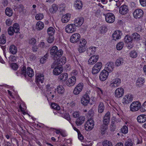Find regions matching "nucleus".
Masks as SVG:
<instances>
[{
    "label": "nucleus",
    "instance_id": "40",
    "mask_svg": "<svg viewBox=\"0 0 146 146\" xmlns=\"http://www.w3.org/2000/svg\"><path fill=\"white\" fill-rule=\"evenodd\" d=\"M132 39L133 40H138L140 38V36L137 33H133L132 36Z\"/></svg>",
    "mask_w": 146,
    "mask_h": 146
},
{
    "label": "nucleus",
    "instance_id": "18",
    "mask_svg": "<svg viewBox=\"0 0 146 146\" xmlns=\"http://www.w3.org/2000/svg\"><path fill=\"white\" fill-rule=\"evenodd\" d=\"M114 68V65L113 63L111 62H110L106 64L104 70L110 72L113 71Z\"/></svg>",
    "mask_w": 146,
    "mask_h": 146
},
{
    "label": "nucleus",
    "instance_id": "31",
    "mask_svg": "<svg viewBox=\"0 0 146 146\" xmlns=\"http://www.w3.org/2000/svg\"><path fill=\"white\" fill-rule=\"evenodd\" d=\"M9 50L10 52L13 54H15L17 52V47L14 45H12L9 47Z\"/></svg>",
    "mask_w": 146,
    "mask_h": 146
},
{
    "label": "nucleus",
    "instance_id": "26",
    "mask_svg": "<svg viewBox=\"0 0 146 146\" xmlns=\"http://www.w3.org/2000/svg\"><path fill=\"white\" fill-rule=\"evenodd\" d=\"M85 119V118L84 116H80L77 119L75 123L77 126H80L83 123Z\"/></svg>",
    "mask_w": 146,
    "mask_h": 146
},
{
    "label": "nucleus",
    "instance_id": "42",
    "mask_svg": "<svg viewBox=\"0 0 146 146\" xmlns=\"http://www.w3.org/2000/svg\"><path fill=\"white\" fill-rule=\"evenodd\" d=\"M123 59L122 58H119L116 60L115 64L117 66H120L123 64Z\"/></svg>",
    "mask_w": 146,
    "mask_h": 146
},
{
    "label": "nucleus",
    "instance_id": "19",
    "mask_svg": "<svg viewBox=\"0 0 146 146\" xmlns=\"http://www.w3.org/2000/svg\"><path fill=\"white\" fill-rule=\"evenodd\" d=\"M76 81V78L74 76H72L69 78L66 82V84L68 86H72L75 84Z\"/></svg>",
    "mask_w": 146,
    "mask_h": 146
},
{
    "label": "nucleus",
    "instance_id": "2",
    "mask_svg": "<svg viewBox=\"0 0 146 146\" xmlns=\"http://www.w3.org/2000/svg\"><path fill=\"white\" fill-rule=\"evenodd\" d=\"M141 106V103L139 101L133 102L130 105V109L131 111L135 112L138 111Z\"/></svg>",
    "mask_w": 146,
    "mask_h": 146
},
{
    "label": "nucleus",
    "instance_id": "59",
    "mask_svg": "<svg viewBox=\"0 0 146 146\" xmlns=\"http://www.w3.org/2000/svg\"><path fill=\"white\" fill-rule=\"evenodd\" d=\"M36 40L34 38H32L29 40V43L30 44L34 45L36 43Z\"/></svg>",
    "mask_w": 146,
    "mask_h": 146
},
{
    "label": "nucleus",
    "instance_id": "11",
    "mask_svg": "<svg viewBox=\"0 0 146 146\" xmlns=\"http://www.w3.org/2000/svg\"><path fill=\"white\" fill-rule=\"evenodd\" d=\"M144 13L143 11L140 9H137L134 11L133 15L136 19H139L143 16Z\"/></svg>",
    "mask_w": 146,
    "mask_h": 146
},
{
    "label": "nucleus",
    "instance_id": "13",
    "mask_svg": "<svg viewBox=\"0 0 146 146\" xmlns=\"http://www.w3.org/2000/svg\"><path fill=\"white\" fill-rule=\"evenodd\" d=\"M121 82L120 79L117 78L113 80L111 82L110 86L112 88H116L119 86Z\"/></svg>",
    "mask_w": 146,
    "mask_h": 146
},
{
    "label": "nucleus",
    "instance_id": "56",
    "mask_svg": "<svg viewBox=\"0 0 146 146\" xmlns=\"http://www.w3.org/2000/svg\"><path fill=\"white\" fill-rule=\"evenodd\" d=\"M130 55L132 58H135L137 56V54L135 51H132L131 52Z\"/></svg>",
    "mask_w": 146,
    "mask_h": 146
},
{
    "label": "nucleus",
    "instance_id": "37",
    "mask_svg": "<svg viewBox=\"0 0 146 146\" xmlns=\"http://www.w3.org/2000/svg\"><path fill=\"white\" fill-rule=\"evenodd\" d=\"M56 90L58 93L59 94H63L65 91V89L63 86L60 85L57 87Z\"/></svg>",
    "mask_w": 146,
    "mask_h": 146
},
{
    "label": "nucleus",
    "instance_id": "21",
    "mask_svg": "<svg viewBox=\"0 0 146 146\" xmlns=\"http://www.w3.org/2000/svg\"><path fill=\"white\" fill-rule=\"evenodd\" d=\"M110 113L109 112H107L104 115L103 119V124L108 125L110 122Z\"/></svg>",
    "mask_w": 146,
    "mask_h": 146
},
{
    "label": "nucleus",
    "instance_id": "57",
    "mask_svg": "<svg viewBox=\"0 0 146 146\" xmlns=\"http://www.w3.org/2000/svg\"><path fill=\"white\" fill-rule=\"evenodd\" d=\"M63 117L64 118L66 119L67 120L69 121L70 123V121H71V119L70 115L68 113H65L64 114Z\"/></svg>",
    "mask_w": 146,
    "mask_h": 146
},
{
    "label": "nucleus",
    "instance_id": "17",
    "mask_svg": "<svg viewBox=\"0 0 146 146\" xmlns=\"http://www.w3.org/2000/svg\"><path fill=\"white\" fill-rule=\"evenodd\" d=\"M124 93V90L122 88H117L115 92V97L117 98H120L122 97Z\"/></svg>",
    "mask_w": 146,
    "mask_h": 146
},
{
    "label": "nucleus",
    "instance_id": "4",
    "mask_svg": "<svg viewBox=\"0 0 146 146\" xmlns=\"http://www.w3.org/2000/svg\"><path fill=\"white\" fill-rule=\"evenodd\" d=\"M66 58L65 57H62L60 58H59L58 59L55 60L52 63L51 67L53 68L55 67V65L56 66H61L64 64L66 61Z\"/></svg>",
    "mask_w": 146,
    "mask_h": 146
},
{
    "label": "nucleus",
    "instance_id": "23",
    "mask_svg": "<svg viewBox=\"0 0 146 146\" xmlns=\"http://www.w3.org/2000/svg\"><path fill=\"white\" fill-rule=\"evenodd\" d=\"M55 65V68L54 69L53 72L54 75H58L60 74L63 70V68L61 66H58L56 67Z\"/></svg>",
    "mask_w": 146,
    "mask_h": 146
},
{
    "label": "nucleus",
    "instance_id": "14",
    "mask_svg": "<svg viewBox=\"0 0 146 146\" xmlns=\"http://www.w3.org/2000/svg\"><path fill=\"white\" fill-rule=\"evenodd\" d=\"M90 100L89 96L87 94H86L81 99V102L84 106H86L90 102Z\"/></svg>",
    "mask_w": 146,
    "mask_h": 146
},
{
    "label": "nucleus",
    "instance_id": "52",
    "mask_svg": "<svg viewBox=\"0 0 146 146\" xmlns=\"http://www.w3.org/2000/svg\"><path fill=\"white\" fill-rule=\"evenodd\" d=\"M123 46V42H119L117 45L116 48L118 50H121Z\"/></svg>",
    "mask_w": 146,
    "mask_h": 146
},
{
    "label": "nucleus",
    "instance_id": "34",
    "mask_svg": "<svg viewBox=\"0 0 146 146\" xmlns=\"http://www.w3.org/2000/svg\"><path fill=\"white\" fill-rule=\"evenodd\" d=\"M44 27V23L41 21H39L37 22L36 25V29L40 30L42 29Z\"/></svg>",
    "mask_w": 146,
    "mask_h": 146
},
{
    "label": "nucleus",
    "instance_id": "47",
    "mask_svg": "<svg viewBox=\"0 0 146 146\" xmlns=\"http://www.w3.org/2000/svg\"><path fill=\"white\" fill-rule=\"evenodd\" d=\"M15 33H18L20 30V27L18 24L15 23L13 25V27Z\"/></svg>",
    "mask_w": 146,
    "mask_h": 146
},
{
    "label": "nucleus",
    "instance_id": "12",
    "mask_svg": "<svg viewBox=\"0 0 146 146\" xmlns=\"http://www.w3.org/2000/svg\"><path fill=\"white\" fill-rule=\"evenodd\" d=\"M133 97L131 94H127L125 95L122 100V102L123 104H127L131 102L133 100Z\"/></svg>",
    "mask_w": 146,
    "mask_h": 146
},
{
    "label": "nucleus",
    "instance_id": "54",
    "mask_svg": "<svg viewBox=\"0 0 146 146\" xmlns=\"http://www.w3.org/2000/svg\"><path fill=\"white\" fill-rule=\"evenodd\" d=\"M8 34L10 35H13L14 34V31L13 29V28L12 27H10L8 29Z\"/></svg>",
    "mask_w": 146,
    "mask_h": 146
},
{
    "label": "nucleus",
    "instance_id": "22",
    "mask_svg": "<svg viewBox=\"0 0 146 146\" xmlns=\"http://www.w3.org/2000/svg\"><path fill=\"white\" fill-rule=\"evenodd\" d=\"M129 11L128 7L125 5H123L119 8V12L122 15H125Z\"/></svg>",
    "mask_w": 146,
    "mask_h": 146
},
{
    "label": "nucleus",
    "instance_id": "46",
    "mask_svg": "<svg viewBox=\"0 0 146 146\" xmlns=\"http://www.w3.org/2000/svg\"><path fill=\"white\" fill-rule=\"evenodd\" d=\"M86 48V46L84 45H79L78 48V50L79 53H82L85 51Z\"/></svg>",
    "mask_w": 146,
    "mask_h": 146
},
{
    "label": "nucleus",
    "instance_id": "6",
    "mask_svg": "<svg viewBox=\"0 0 146 146\" xmlns=\"http://www.w3.org/2000/svg\"><path fill=\"white\" fill-rule=\"evenodd\" d=\"M94 126V122L91 118H90L86 122L85 126V129L87 131L92 130Z\"/></svg>",
    "mask_w": 146,
    "mask_h": 146
},
{
    "label": "nucleus",
    "instance_id": "62",
    "mask_svg": "<svg viewBox=\"0 0 146 146\" xmlns=\"http://www.w3.org/2000/svg\"><path fill=\"white\" fill-rule=\"evenodd\" d=\"M93 111L92 110H89V111L88 112V115H87V117H88V118H91L93 115Z\"/></svg>",
    "mask_w": 146,
    "mask_h": 146
},
{
    "label": "nucleus",
    "instance_id": "5",
    "mask_svg": "<svg viewBox=\"0 0 146 146\" xmlns=\"http://www.w3.org/2000/svg\"><path fill=\"white\" fill-rule=\"evenodd\" d=\"M106 21L109 23H113L115 20L114 15L112 13H108L104 14Z\"/></svg>",
    "mask_w": 146,
    "mask_h": 146
},
{
    "label": "nucleus",
    "instance_id": "44",
    "mask_svg": "<svg viewBox=\"0 0 146 146\" xmlns=\"http://www.w3.org/2000/svg\"><path fill=\"white\" fill-rule=\"evenodd\" d=\"M51 106L52 108L55 110L58 111L60 109V108L59 105L54 103H52Z\"/></svg>",
    "mask_w": 146,
    "mask_h": 146
},
{
    "label": "nucleus",
    "instance_id": "36",
    "mask_svg": "<svg viewBox=\"0 0 146 146\" xmlns=\"http://www.w3.org/2000/svg\"><path fill=\"white\" fill-rule=\"evenodd\" d=\"M105 108V106L104 104L102 102H100L99 105L98 111L99 113H101L104 111Z\"/></svg>",
    "mask_w": 146,
    "mask_h": 146
},
{
    "label": "nucleus",
    "instance_id": "53",
    "mask_svg": "<svg viewBox=\"0 0 146 146\" xmlns=\"http://www.w3.org/2000/svg\"><path fill=\"white\" fill-rule=\"evenodd\" d=\"M6 42L5 36L3 35L0 38V43L2 44H5Z\"/></svg>",
    "mask_w": 146,
    "mask_h": 146
},
{
    "label": "nucleus",
    "instance_id": "27",
    "mask_svg": "<svg viewBox=\"0 0 146 146\" xmlns=\"http://www.w3.org/2000/svg\"><path fill=\"white\" fill-rule=\"evenodd\" d=\"M96 51V48L95 47H90L87 50V53L89 56L94 54Z\"/></svg>",
    "mask_w": 146,
    "mask_h": 146
},
{
    "label": "nucleus",
    "instance_id": "28",
    "mask_svg": "<svg viewBox=\"0 0 146 146\" xmlns=\"http://www.w3.org/2000/svg\"><path fill=\"white\" fill-rule=\"evenodd\" d=\"M70 15L69 13H66L64 15L61 19L62 22L63 23L68 22L70 20Z\"/></svg>",
    "mask_w": 146,
    "mask_h": 146
},
{
    "label": "nucleus",
    "instance_id": "7",
    "mask_svg": "<svg viewBox=\"0 0 146 146\" xmlns=\"http://www.w3.org/2000/svg\"><path fill=\"white\" fill-rule=\"evenodd\" d=\"M76 29L75 24H71L66 26L65 28V31L68 33H72L75 31Z\"/></svg>",
    "mask_w": 146,
    "mask_h": 146
},
{
    "label": "nucleus",
    "instance_id": "49",
    "mask_svg": "<svg viewBox=\"0 0 146 146\" xmlns=\"http://www.w3.org/2000/svg\"><path fill=\"white\" fill-rule=\"evenodd\" d=\"M35 19L38 20H40L44 17V15L42 13H40L36 14L35 16Z\"/></svg>",
    "mask_w": 146,
    "mask_h": 146
},
{
    "label": "nucleus",
    "instance_id": "48",
    "mask_svg": "<svg viewBox=\"0 0 146 146\" xmlns=\"http://www.w3.org/2000/svg\"><path fill=\"white\" fill-rule=\"evenodd\" d=\"M132 40V37L128 35H126L124 38V41L126 43L131 42Z\"/></svg>",
    "mask_w": 146,
    "mask_h": 146
},
{
    "label": "nucleus",
    "instance_id": "16",
    "mask_svg": "<svg viewBox=\"0 0 146 146\" xmlns=\"http://www.w3.org/2000/svg\"><path fill=\"white\" fill-rule=\"evenodd\" d=\"M63 54V51L61 49L58 50L54 54V55H51V58L54 60L60 58Z\"/></svg>",
    "mask_w": 146,
    "mask_h": 146
},
{
    "label": "nucleus",
    "instance_id": "60",
    "mask_svg": "<svg viewBox=\"0 0 146 146\" xmlns=\"http://www.w3.org/2000/svg\"><path fill=\"white\" fill-rule=\"evenodd\" d=\"M80 114L79 111H76L74 112L72 114L73 117L74 118H76L78 117Z\"/></svg>",
    "mask_w": 146,
    "mask_h": 146
},
{
    "label": "nucleus",
    "instance_id": "8",
    "mask_svg": "<svg viewBox=\"0 0 146 146\" xmlns=\"http://www.w3.org/2000/svg\"><path fill=\"white\" fill-rule=\"evenodd\" d=\"M84 86L83 84L80 83L77 84L73 90V93L75 95H78L82 91Z\"/></svg>",
    "mask_w": 146,
    "mask_h": 146
},
{
    "label": "nucleus",
    "instance_id": "33",
    "mask_svg": "<svg viewBox=\"0 0 146 146\" xmlns=\"http://www.w3.org/2000/svg\"><path fill=\"white\" fill-rule=\"evenodd\" d=\"M108 128V125L103 124L101 126L100 128V133L102 135L105 134L106 132V130Z\"/></svg>",
    "mask_w": 146,
    "mask_h": 146
},
{
    "label": "nucleus",
    "instance_id": "61",
    "mask_svg": "<svg viewBox=\"0 0 146 146\" xmlns=\"http://www.w3.org/2000/svg\"><path fill=\"white\" fill-rule=\"evenodd\" d=\"M11 66L12 68L14 70H16L18 68V66L16 63H12Z\"/></svg>",
    "mask_w": 146,
    "mask_h": 146
},
{
    "label": "nucleus",
    "instance_id": "50",
    "mask_svg": "<svg viewBox=\"0 0 146 146\" xmlns=\"http://www.w3.org/2000/svg\"><path fill=\"white\" fill-rule=\"evenodd\" d=\"M121 132L125 134L127 133L128 132V129L127 127L126 126H123L121 129Z\"/></svg>",
    "mask_w": 146,
    "mask_h": 146
},
{
    "label": "nucleus",
    "instance_id": "63",
    "mask_svg": "<svg viewBox=\"0 0 146 146\" xmlns=\"http://www.w3.org/2000/svg\"><path fill=\"white\" fill-rule=\"evenodd\" d=\"M141 107V109L143 111H146V101L144 102Z\"/></svg>",
    "mask_w": 146,
    "mask_h": 146
},
{
    "label": "nucleus",
    "instance_id": "25",
    "mask_svg": "<svg viewBox=\"0 0 146 146\" xmlns=\"http://www.w3.org/2000/svg\"><path fill=\"white\" fill-rule=\"evenodd\" d=\"M137 120L139 123H143L146 121V115L141 114L139 115L137 118Z\"/></svg>",
    "mask_w": 146,
    "mask_h": 146
},
{
    "label": "nucleus",
    "instance_id": "58",
    "mask_svg": "<svg viewBox=\"0 0 146 146\" xmlns=\"http://www.w3.org/2000/svg\"><path fill=\"white\" fill-rule=\"evenodd\" d=\"M49 36L47 39V41L49 43H52L54 40V37L53 36Z\"/></svg>",
    "mask_w": 146,
    "mask_h": 146
},
{
    "label": "nucleus",
    "instance_id": "15",
    "mask_svg": "<svg viewBox=\"0 0 146 146\" xmlns=\"http://www.w3.org/2000/svg\"><path fill=\"white\" fill-rule=\"evenodd\" d=\"M99 59V56L98 55H93L91 57L88 61V64L92 65L95 64Z\"/></svg>",
    "mask_w": 146,
    "mask_h": 146
},
{
    "label": "nucleus",
    "instance_id": "29",
    "mask_svg": "<svg viewBox=\"0 0 146 146\" xmlns=\"http://www.w3.org/2000/svg\"><path fill=\"white\" fill-rule=\"evenodd\" d=\"M74 6L76 9L80 10L81 9L82 7V2L80 1L76 0L74 2Z\"/></svg>",
    "mask_w": 146,
    "mask_h": 146
},
{
    "label": "nucleus",
    "instance_id": "1",
    "mask_svg": "<svg viewBox=\"0 0 146 146\" xmlns=\"http://www.w3.org/2000/svg\"><path fill=\"white\" fill-rule=\"evenodd\" d=\"M36 83L39 88L41 89L44 86V76L43 74L37 73L36 75Z\"/></svg>",
    "mask_w": 146,
    "mask_h": 146
},
{
    "label": "nucleus",
    "instance_id": "51",
    "mask_svg": "<svg viewBox=\"0 0 146 146\" xmlns=\"http://www.w3.org/2000/svg\"><path fill=\"white\" fill-rule=\"evenodd\" d=\"M103 146H113L111 142L108 140H105L103 143Z\"/></svg>",
    "mask_w": 146,
    "mask_h": 146
},
{
    "label": "nucleus",
    "instance_id": "24",
    "mask_svg": "<svg viewBox=\"0 0 146 146\" xmlns=\"http://www.w3.org/2000/svg\"><path fill=\"white\" fill-rule=\"evenodd\" d=\"M84 21V18L82 17H79L76 19L74 20V24L76 27H80L83 23Z\"/></svg>",
    "mask_w": 146,
    "mask_h": 146
},
{
    "label": "nucleus",
    "instance_id": "41",
    "mask_svg": "<svg viewBox=\"0 0 146 146\" xmlns=\"http://www.w3.org/2000/svg\"><path fill=\"white\" fill-rule=\"evenodd\" d=\"M19 71L21 75L23 76L26 77L27 76V72H26V68L25 66H23L21 70Z\"/></svg>",
    "mask_w": 146,
    "mask_h": 146
},
{
    "label": "nucleus",
    "instance_id": "43",
    "mask_svg": "<svg viewBox=\"0 0 146 146\" xmlns=\"http://www.w3.org/2000/svg\"><path fill=\"white\" fill-rule=\"evenodd\" d=\"M54 29L52 27H50L48 29L47 33L49 35L53 36L55 33Z\"/></svg>",
    "mask_w": 146,
    "mask_h": 146
},
{
    "label": "nucleus",
    "instance_id": "38",
    "mask_svg": "<svg viewBox=\"0 0 146 146\" xmlns=\"http://www.w3.org/2000/svg\"><path fill=\"white\" fill-rule=\"evenodd\" d=\"M5 13L6 15L9 17L11 16L13 14L12 9L9 7L6 8L5 11Z\"/></svg>",
    "mask_w": 146,
    "mask_h": 146
},
{
    "label": "nucleus",
    "instance_id": "30",
    "mask_svg": "<svg viewBox=\"0 0 146 146\" xmlns=\"http://www.w3.org/2000/svg\"><path fill=\"white\" fill-rule=\"evenodd\" d=\"M68 78V74L67 73H64L61 74L58 76V79L60 81H65Z\"/></svg>",
    "mask_w": 146,
    "mask_h": 146
},
{
    "label": "nucleus",
    "instance_id": "35",
    "mask_svg": "<svg viewBox=\"0 0 146 146\" xmlns=\"http://www.w3.org/2000/svg\"><path fill=\"white\" fill-rule=\"evenodd\" d=\"M58 9V5L54 4L51 6V7L49 9L50 12L52 13H54L56 12Z\"/></svg>",
    "mask_w": 146,
    "mask_h": 146
},
{
    "label": "nucleus",
    "instance_id": "32",
    "mask_svg": "<svg viewBox=\"0 0 146 146\" xmlns=\"http://www.w3.org/2000/svg\"><path fill=\"white\" fill-rule=\"evenodd\" d=\"M144 82V79L141 77H139L138 78L136 81V84L137 86L140 87L142 86Z\"/></svg>",
    "mask_w": 146,
    "mask_h": 146
},
{
    "label": "nucleus",
    "instance_id": "9",
    "mask_svg": "<svg viewBox=\"0 0 146 146\" xmlns=\"http://www.w3.org/2000/svg\"><path fill=\"white\" fill-rule=\"evenodd\" d=\"M80 38V36L79 33H74L70 37V41L72 43H76L79 41Z\"/></svg>",
    "mask_w": 146,
    "mask_h": 146
},
{
    "label": "nucleus",
    "instance_id": "39",
    "mask_svg": "<svg viewBox=\"0 0 146 146\" xmlns=\"http://www.w3.org/2000/svg\"><path fill=\"white\" fill-rule=\"evenodd\" d=\"M27 74L30 77H32L34 75V72L33 70L30 67L27 68Z\"/></svg>",
    "mask_w": 146,
    "mask_h": 146
},
{
    "label": "nucleus",
    "instance_id": "3",
    "mask_svg": "<svg viewBox=\"0 0 146 146\" xmlns=\"http://www.w3.org/2000/svg\"><path fill=\"white\" fill-rule=\"evenodd\" d=\"M102 66V64L101 62H98L96 63L92 69V74H98L101 70Z\"/></svg>",
    "mask_w": 146,
    "mask_h": 146
},
{
    "label": "nucleus",
    "instance_id": "20",
    "mask_svg": "<svg viewBox=\"0 0 146 146\" xmlns=\"http://www.w3.org/2000/svg\"><path fill=\"white\" fill-rule=\"evenodd\" d=\"M122 35L121 32L119 30L115 31L112 35L113 39L115 40L120 39Z\"/></svg>",
    "mask_w": 146,
    "mask_h": 146
},
{
    "label": "nucleus",
    "instance_id": "10",
    "mask_svg": "<svg viewBox=\"0 0 146 146\" xmlns=\"http://www.w3.org/2000/svg\"><path fill=\"white\" fill-rule=\"evenodd\" d=\"M109 75V72L105 70H102L100 72V80L102 81L106 80L108 78Z\"/></svg>",
    "mask_w": 146,
    "mask_h": 146
},
{
    "label": "nucleus",
    "instance_id": "45",
    "mask_svg": "<svg viewBox=\"0 0 146 146\" xmlns=\"http://www.w3.org/2000/svg\"><path fill=\"white\" fill-rule=\"evenodd\" d=\"M58 50V48L56 46H53L50 49V55H54V54Z\"/></svg>",
    "mask_w": 146,
    "mask_h": 146
},
{
    "label": "nucleus",
    "instance_id": "64",
    "mask_svg": "<svg viewBox=\"0 0 146 146\" xmlns=\"http://www.w3.org/2000/svg\"><path fill=\"white\" fill-rule=\"evenodd\" d=\"M141 4L143 7L146 6V0H139Z\"/></svg>",
    "mask_w": 146,
    "mask_h": 146
},
{
    "label": "nucleus",
    "instance_id": "55",
    "mask_svg": "<svg viewBox=\"0 0 146 146\" xmlns=\"http://www.w3.org/2000/svg\"><path fill=\"white\" fill-rule=\"evenodd\" d=\"M132 142L130 139H128L126 141L125 144V146H132Z\"/></svg>",
    "mask_w": 146,
    "mask_h": 146
}]
</instances>
